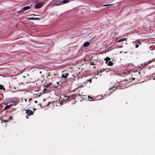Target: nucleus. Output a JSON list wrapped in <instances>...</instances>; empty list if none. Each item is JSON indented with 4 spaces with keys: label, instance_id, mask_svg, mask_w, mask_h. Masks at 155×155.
Masks as SVG:
<instances>
[{
    "label": "nucleus",
    "instance_id": "obj_15",
    "mask_svg": "<svg viewBox=\"0 0 155 155\" xmlns=\"http://www.w3.org/2000/svg\"><path fill=\"white\" fill-rule=\"evenodd\" d=\"M104 59L105 61H106V63H107L108 61H109L110 60V58L108 57H107L106 58H105Z\"/></svg>",
    "mask_w": 155,
    "mask_h": 155
},
{
    "label": "nucleus",
    "instance_id": "obj_11",
    "mask_svg": "<svg viewBox=\"0 0 155 155\" xmlns=\"http://www.w3.org/2000/svg\"><path fill=\"white\" fill-rule=\"evenodd\" d=\"M32 6V5H31L30 6H28L25 7H24L23 8L24 11L29 9Z\"/></svg>",
    "mask_w": 155,
    "mask_h": 155
},
{
    "label": "nucleus",
    "instance_id": "obj_26",
    "mask_svg": "<svg viewBox=\"0 0 155 155\" xmlns=\"http://www.w3.org/2000/svg\"><path fill=\"white\" fill-rule=\"evenodd\" d=\"M34 20H38L39 19L38 18H34Z\"/></svg>",
    "mask_w": 155,
    "mask_h": 155
},
{
    "label": "nucleus",
    "instance_id": "obj_9",
    "mask_svg": "<svg viewBox=\"0 0 155 155\" xmlns=\"http://www.w3.org/2000/svg\"><path fill=\"white\" fill-rule=\"evenodd\" d=\"M90 44V42H85L83 44V46L84 47H86L88 46Z\"/></svg>",
    "mask_w": 155,
    "mask_h": 155
},
{
    "label": "nucleus",
    "instance_id": "obj_2",
    "mask_svg": "<svg viewBox=\"0 0 155 155\" xmlns=\"http://www.w3.org/2000/svg\"><path fill=\"white\" fill-rule=\"evenodd\" d=\"M46 2L45 1L39 2L35 5V8L36 9L40 8Z\"/></svg>",
    "mask_w": 155,
    "mask_h": 155
},
{
    "label": "nucleus",
    "instance_id": "obj_32",
    "mask_svg": "<svg viewBox=\"0 0 155 155\" xmlns=\"http://www.w3.org/2000/svg\"><path fill=\"white\" fill-rule=\"evenodd\" d=\"M37 0V1H44L43 0Z\"/></svg>",
    "mask_w": 155,
    "mask_h": 155
},
{
    "label": "nucleus",
    "instance_id": "obj_17",
    "mask_svg": "<svg viewBox=\"0 0 155 155\" xmlns=\"http://www.w3.org/2000/svg\"><path fill=\"white\" fill-rule=\"evenodd\" d=\"M0 90H3L5 91V88L4 87V86L0 84Z\"/></svg>",
    "mask_w": 155,
    "mask_h": 155
},
{
    "label": "nucleus",
    "instance_id": "obj_21",
    "mask_svg": "<svg viewBox=\"0 0 155 155\" xmlns=\"http://www.w3.org/2000/svg\"><path fill=\"white\" fill-rule=\"evenodd\" d=\"M27 19L29 20H34V18H32V17L28 18H27Z\"/></svg>",
    "mask_w": 155,
    "mask_h": 155
},
{
    "label": "nucleus",
    "instance_id": "obj_4",
    "mask_svg": "<svg viewBox=\"0 0 155 155\" xmlns=\"http://www.w3.org/2000/svg\"><path fill=\"white\" fill-rule=\"evenodd\" d=\"M26 112L25 113L28 116H30L34 114L33 111H32L31 110H29L28 109H26L25 110Z\"/></svg>",
    "mask_w": 155,
    "mask_h": 155
},
{
    "label": "nucleus",
    "instance_id": "obj_8",
    "mask_svg": "<svg viewBox=\"0 0 155 155\" xmlns=\"http://www.w3.org/2000/svg\"><path fill=\"white\" fill-rule=\"evenodd\" d=\"M55 4L57 5H59L62 4V1H57L56 3Z\"/></svg>",
    "mask_w": 155,
    "mask_h": 155
},
{
    "label": "nucleus",
    "instance_id": "obj_7",
    "mask_svg": "<svg viewBox=\"0 0 155 155\" xmlns=\"http://www.w3.org/2000/svg\"><path fill=\"white\" fill-rule=\"evenodd\" d=\"M151 62H152L151 61H149L146 62L145 63H144L143 64V67H145L147 65H148V64L150 63Z\"/></svg>",
    "mask_w": 155,
    "mask_h": 155
},
{
    "label": "nucleus",
    "instance_id": "obj_23",
    "mask_svg": "<svg viewBox=\"0 0 155 155\" xmlns=\"http://www.w3.org/2000/svg\"><path fill=\"white\" fill-rule=\"evenodd\" d=\"M91 64L92 65H94L95 64L94 63V62H91Z\"/></svg>",
    "mask_w": 155,
    "mask_h": 155
},
{
    "label": "nucleus",
    "instance_id": "obj_35",
    "mask_svg": "<svg viewBox=\"0 0 155 155\" xmlns=\"http://www.w3.org/2000/svg\"><path fill=\"white\" fill-rule=\"evenodd\" d=\"M57 83L58 84H59V82H57Z\"/></svg>",
    "mask_w": 155,
    "mask_h": 155
},
{
    "label": "nucleus",
    "instance_id": "obj_6",
    "mask_svg": "<svg viewBox=\"0 0 155 155\" xmlns=\"http://www.w3.org/2000/svg\"><path fill=\"white\" fill-rule=\"evenodd\" d=\"M68 75L69 74L68 73H65L64 74H63L62 75L61 77L62 78H65L68 77Z\"/></svg>",
    "mask_w": 155,
    "mask_h": 155
},
{
    "label": "nucleus",
    "instance_id": "obj_20",
    "mask_svg": "<svg viewBox=\"0 0 155 155\" xmlns=\"http://www.w3.org/2000/svg\"><path fill=\"white\" fill-rule=\"evenodd\" d=\"M92 81L91 79H90L88 80H87L86 81V82L87 83V82H89L90 83H91V82Z\"/></svg>",
    "mask_w": 155,
    "mask_h": 155
},
{
    "label": "nucleus",
    "instance_id": "obj_16",
    "mask_svg": "<svg viewBox=\"0 0 155 155\" xmlns=\"http://www.w3.org/2000/svg\"><path fill=\"white\" fill-rule=\"evenodd\" d=\"M24 11H25L24 10V9L23 8H22L19 11H18V13H21L23 12Z\"/></svg>",
    "mask_w": 155,
    "mask_h": 155
},
{
    "label": "nucleus",
    "instance_id": "obj_34",
    "mask_svg": "<svg viewBox=\"0 0 155 155\" xmlns=\"http://www.w3.org/2000/svg\"><path fill=\"white\" fill-rule=\"evenodd\" d=\"M25 102H26V101H27V99H25Z\"/></svg>",
    "mask_w": 155,
    "mask_h": 155
},
{
    "label": "nucleus",
    "instance_id": "obj_27",
    "mask_svg": "<svg viewBox=\"0 0 155 155\" xmlns=\"http://www.w3.org/2000/svg\"><path fill=\"white\" fill-rule=\"evenodd\" d=\"M51 104V102H48L47 104V106H50V104Z\"/></svg>",
    "mask_w": 155,
    "mask_h": 155
},
{
    "label": "nucleus",
    "instance_id": "obj_3",
    "mask_svg": "<svg viewBox=\"0 0 155 155\" xmlns=\"http://www.w3.org/2000/svg\"><path fill=\"white\" fill-rule=\"evenodd\" d=\"M55 76L56 75L55 74L52 72H51L48 73V74L47 78H48V80H51L54 78Z\"/></svg>",
    "mask_w": 155,
    "mask_h": 155
},
{
    "label": "nucleus",
    "instance_id": "obj_13",
    "mask_svg": "<svg viewBox=\"0 0 155 155\" xmlns=\"http://www.w3.org/2000/svg\"><path fill=\"white\" fill-rule=\"evenodd\" d=\"M86 82H84L81 85H79V87L80 88L83 87L84 86H86Z\"/></svg>",
    "mask_w": 155,
    "mask_h": 155
},
{
    "label": "nucleus",
    "instance_id": "obj_29",
    "mask_svg": "<svg viewBox=\"0 0 155 155\" xmlns=\"http://www.w3.org/2000/svg\"><path fill=\"white\" fill-rule=\"evenodd\" d=\"M102 71H104V70H100V73H102Z\"/></svg>",
    "mask_w": 155,
    "mask_h": 155
},
{
    "label": "nucleus",
    "instance_id": "obj_28",
    "mask_svg": "<svg viewBox=\"0 0 155 155\" xmlns=\"http://www.w3.org/2000/svg\"><path fill=\"white\" fill-rule=\"evenodd\" d=\"M139 47V45H137L136 46H135V48H138Z\"/></svg>",
    "mask_w": 155,
    "mask_h": 155
},
{
    "label": "nucleus",
    "instance_id": "obj_22",
    "mask_svg": "<svg viewBox=\"0 0 155 155\" xmlns=\"http://www.w3.org/2000/svg\"><path fill=\"white\" fill-rule=\"evenodd\" d=\"M9 119L12 120L13 119V116H10L9 117Z\"/></svg>",
    "mask_w": 155,
    "mask_h": 155
},
{
    "label": "nucleus",
    "instance_id": "obj_19",
    "mask_svg": "<svg viewBox=\"0 0 155 155\" xmlns=\"http://www.w3.org/2000/svg\"><path fill=\"white\" fill-rule=\"evenodd\" d=\"M88 99L89 100V101H92V100H93V98L92 97H90V96H88Z\"/></svg>",
    "mask_w": 155,
    "mask_h": 155
},
{
    "label": "nucleus",
    "instance_id": "obj_38",
    "mask_svg": "<svg viewBox=\"0 0 155 155\" xmlns=\"http://www.w3.org/2000/svg\"><path fill=\"white\" fill-rule=\"evenodd\" d=\"M96 68V67H95V66L94 67V68Z\"/></svg>",
    "mask_w": 155,
    "mask_h": 155
},
{
    "label": "nucleus",
    "instance_id": "obj_14",
    "mask_svg": "<svg viewBox=\"0 0 155 155\" xmlns=\"http://www.w3.org/2000/svg\"><path fill=\"white\" fill-rule=\"evenodd\" d=\"M70 2L69 0H63L62 1V3L63 4H65L68 3Z\"/></svg>",
    "mask_w": 155,
    "mask_h": 155
},
{
    "label": "nucleus",
    "instance_id": "obj_30",
    "mask_svg": "<svg viewBox=\"0 0 155 155\" xmlns=\"http://www.w3.org/2000/svg\"><path fill=\"white\" fill-rule=\"evenodd\" d=\"M40 107H41L42 106V104H38Z\"/></svg>",
    "mask_w": 155,
    "mask_h": 155
},
{
    "label": "nucleus",
    "instance_id": "obj_10",
    "mask_svg": "<svg viewBox=\"0 0 155 155\" xmlns=\"http://www.w3.org/2000/svg\"><path fill=\"white\" fill-rule=\"evenodd\" d=\"M12 104H10V105H7L6 106H5L3 110H7V109H8L9 108H10L11 107V106H12Z\"/></svg>",
    "mask_w": 155,
    "mask_h": 155
},
{
    "label": "nucleus",
    "instance_id": "obj_24",
    "mask_svg": "<svg viewBox=\"0 0 155 155\" xmlns=\"http://www.w3.org/2000/svg\"><path fill=\"white\" fill-rule=\"evenodd\" d=\"M33 101V100L32 99V98H30L29 99V101L30 102H31V101Z\"/></svg>",
    "mask_w": 155,
    "mask_h": 155
},
{
    "label": "nucleus",
    "instance_id": "obj_5",
    "mask_svg": "<svg viewBox=\"0 0 155 155\" xmlns=\"http://www.w3.org/2000/svg\"><path fill=\"white\" fill-rule=\"evenodd\" d=\"M52 83H50L49 84H47L46 85L44 86V90L47 91L48 90H49V89L50 88V85Z\"/></svg>",
    "mask_w": 155,
    "mask_h": 155
},
{
    "label": "nucleus",
    "instance_id": "obj_25",
    "mask_svg": "<svg viewBox=\"0 0 155 155\" xmlns=\"http://www.w3.org/2000/svg\"><path fill=\"white\" fill-rule=\"evenodd\" d=\"M110 5H103V6H110Z\"/></svg>",
    "mask_w": 155,
    "mask_h": 155
},
{
    "label": "nucleus",
    "instance_id": "obj_33",
    "mask_svg": "<svg viewBox=\"0 0 155 155\" xmlns=\"http://www.w3.org/2000/svg\"><path fill=\"white\" fill-rule=\"evenodd\" d=\"M35 103H37V102H38L37 101H35Z\"/></svg>",
    "mask_w": 155,
    "mask_h": 155
},
{
    "label": "nucleus",
    "instance_id": "obj_1",
    "mask_svg": "<svg viewBox=\"0 0 155 155\" xmlns=\"http://www.w3.org/2000/svg\"><path fill=\"white\" fill-rule=\"evenodd\" d=\"M117 87H118L120 89H124L126 88L127 84L124 81H120V83L116 84L110 88L109 90L115 91L117 90L116 88Z\"/></svg>",
    "mask_w": 155,
    "mask_h": 155
},
{
    "label": "nucleus",
    "instance_id": "obj_12",
    "mask_svg": "<svg viewBox=\"0 0 155 155\" xmlns=\"http://www.w3.org/2000/svg\"><path fill=\"white\" fill-rule=\"evenodd\" d=\"M126 40V38H122L117 41V42H119L123 41H125Z\"/></svg>",
    "mask_w": 155,
    "mask_h": 155
},
{
    "label": "nucleus",
    "instance_id": "obj_31",
    "mask_svg": "<svg viewBox=\"0 0 155 155\" xmlns=\"http://www.w3.org/2000/svg\"><path fill=\"white\" fill-rule=\"evenodd\" d=\"M138 44H139V45H140V44H141L142 43L140 42H138Z\"/></svg>",
    "mask_w": 155,
    "mask_h": 155
},
{
    "label": "nucleus",
    "instance_id": "obj_37",
    "mask_svg": "<svg viewBox=\"0 0 155 155\" xmlns=\"http://www.w3.org/2000/svg\"><path fill=\"white\" fill-rule=\"evenodd\" d=\"M39 73H40V74H41L42 72L41 71H40Z\"/></svg>",
    "mask_w": 155,
    "mask_h": 155
},
{
    "label": "nucleus",
    "instance_id": "obj_36",
    "mask_svg": "<svg viewBox=\"0 0 155 155\" xmlns=\"http://www.w3.org/2000/svg\"><path fill=\"white\" fill-rule=\"evenodd\" d=\"M153 80H154V79H155V77L153 78Z\"/></svg>",
    "mask_w": 155,
    "mask_h": 155
},
{
    "label": "nucleus",
    "instance_id": "obj_18",
    "mask_svg": "<svg viewBox=\"0 0 155 155\" xmlns=\"http://www.w3.org/2000/svg\"><path fill=\"white\" fill-rule=\"evenodd\" d=\"M113 62L111 61H109L108 63V65L109 66H112L113 65Z\"/></svg>",
    "mask_w": 155,
    "mask_h": 155
}]
</instances>
